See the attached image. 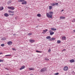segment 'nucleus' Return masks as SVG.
<instances>
[{
    "label": "nucleus",
    "instance_id": "nucleus-40",
    "mask_svg": "<svg viewBox=\"0 0 75 75\" xmlns=\"http://www.w3.org/2000/svg\"><path fill=\"white\" fill-rule=\"evenodd\" d=\"M5 69H7V70H8V69H7L6 68H5Z\"/></svg>",
    "mask_w": 75,
    "mask_h": 75
},
{
    "label": "nucleus",
    "instance_id": "nucleus-12",
    "mask_svg": "<svg viewBox=\"0 0 75 75\" xmlns=\"http://www.w3.org/2000/svg\"><path fill=\"white\" fill-rule=\"evenodd\" d=\"M62 40H66V37L65 36H64L62 38Z\"/></svg>",
    "mask_w": 75,
    "mask_h": 75
},
{
    "label": "nucleus",
    "instance_id": "nucleus-29",
    "mask_svg": "<svg viewBox=\"0 0 75 75\" xmlns=\"http://www.w3.org/2000/svg\"><path fill=\"white\" fill-rule=\"evenodd\" d=\"M12 49L13 50V51H16V49H15V48H12Z\"/></svg>",
    "mask_w": 75,
    "mask_h": 75
},
{
    "label": "nucleus",
    "instance_id": "nucleus-30",
    "mask_svg": "<svg viewBox=\"0 0 75 75\" xmlns=\"http://www.w3.org/2000/svg\"><path fill=\"white\" fill-rule=\"evenodd\" d=\"M3 62V60L2 59H0V62Z\"/></svg>",
    "mask_w": 75,
    "mask_h": 75
},
{
    "label": "nucleus",
    "instance_id": "nucleus-14",
    "mask_svg": "<svg viewBox=\"0 0 75 75\" xmlns=\"http://www.w3.org/2000/svg\"><path fill=\"white\" fill-rule=\"evenodd\" d=\"M8 12L11 13H14V11H12L10 10L8 11Z\"/></svg>",
    "mask_w": 75,
    "mask_h": 75
},
{
    "label": "nucleus",
    "instance_id": "nucleus-4",
    "mask_svg": "<svg viewBox=\"0 0 75 75\" xmlns=\"http://www.w3.org/2000/svg\"><path fill=\"white\" fill-rule=\"evenodd\" d=\"M68 69V67L67 66H65L64 68V71H67Z\"/></svg>",
    "mask_w": 75,
    "mask_h": 75
},
{
    "label": "nucleus",
    "instance_id": "nucleus-8",
    "mask_svg": "<svg viewBox=\"0 0 75 75\" xmlns=\"http://www.w3.org/2000/svg\"><path fill=\"white\" fill-rule=\"evenodd\" d=\"M29 41L30 42L32 43L33 42H35V40L32 39L30 40Z\"/></svg>",
    "mask_w": 75,
    "mask_h": 75
},
{
    "label": "nucleus",
    "instance_id": "nucleus-44",
    "mask_svg": "<svg viewBox=\"0 0 75 75\" xmlns=\"http://www.w3.org/2000/svg\"><path fill=\"white\" fill-rule=\"evenodd\" d=\"M1 64H0V66H1Z\"/></svg>",
    "mask_w": 75,
    "mask_h": 75
},
{
    "label": "nucleus",
    "instance_id": "nucleus-9",
    "mask_svg": "<svg viewBox=\"0 0 75 75\" xmlns=\"http://www.w3.org/2000/svg\"><path fill=\"white\" fill-rule=\"evenodd\" d=\"M25 68V66H23L21 67L20 69V70H22V69H24Z\"/></svg>",
    "mask_w": 75,
    "mask_h": 75
},
{
    "label": "nucleus",
    "instance_id": "nucleus-5",
    "mask_svg": "<svg viewBox=\"0 0 75 75\" xmlns=\"http://www.w3.org/2000/svg\"><path fill=\"white\" fill-rule=\"evenodd\" d=\"M46 70L47 69H46L43 68L40 70V72H44L45 71H46Z\"/></svg>",
    "mask_w": 75,
    "mask_h": 75
},
{
    "label": "nucleus",
    "instance_id": "nucleus-35",
    "mask_svg": "<svg viewBox=\"0 0 75 75\" xmlns=\"http://www.w3.org/2000/svg\"><path fill=\"white\" fill-rule=\"evenodd\" d=\"M10 15H11V16H14V13H13V14H10Z\"/></svg>",
    "mask_w": 75,
    "mask_h": 75
},
{
    "label": "nucleus",
    "instance_id": "nucleus-2",
    "mask_svg": "<svg viewBox=\"0 0 75 75\" xmlns=\"http://www.w3.org/2000/svg\"><path fill=\"white\" fill-rule=\"evenodd\" d=\"M18 2H23L22 3V4H26L27 2L25 1L24 0H18Z\"/></svg>",
    "mask_w": 75,
    "mask_h": 75
},
{
    "label": "nucleus",
    "instance_id": "nucleus-6",
    "mask_svg": "<svg viewBox=\"0 0 75 75\" xmlns=\"http://www.w3.org/2000/svg\"><path fill=\"white\" fill-rule=\"evenodd\" d=\"M12 42L11 41L8 42H7L8 44V45H11L12 44Z\"/></svg>",
    "mask_w": 75,
    "mask_h": 75
},
{
    "label": "nucleus",
    "instance_id": "nucleus-43",
    "mask_svg": "<svg viewBox=\"0 0 75 75\" xmlns=\"http://www.w3.org/2000/svg\"><path fill=\"white\" fill-rule=\"evenodd\" d=\"M51 4V5H52V4Z\"/></svg>",
    "mask_w": 75,
    "mask_h": 75
},
{
    "label": "nucleus",
    "instance_id": "nucleus-33",
    "mask_svg": "<svg viewBox=\"0 0 75 75\" xmlns=\"http://www.w3.org/2000/svg\"><path fill=\"white\" fill-rule=\"evenodd\" d=\"M10 3H11V1H8V4H10Z\"/></svg>",
    "mask_w": 75,
    "mask_h": 75
},
{
    "label": "nucleus",
    "instance_id": "nucleus-38",
    "mask_svg": "<svg viewBox=\"0 0 75 75\" xmlns=\"http://www.w3.org/2000/svg\"><path fill=\"white\" fill-rule=\"evenodd\" d=\"M58 4V3H56V4H56V5H57V4Z\"/></svg>",
    "mask_w": 75,
    "mask_h": 75
},
{
    "label": "nucleus",
    "instance_id": "nucleus-23",
    "mask_svg": "<svg viewBox=\"0 0 75 75\" xmlns=\"http://www.w3.org/2000/svg\"><path fill=\"white\" fill-rule=\"evenodd\" d=\"M57 43L58 44H59V43H61V41L59 40L57 41Z\"/></svg>",
    "mask_w": 75,
    "mask_h": 75
},
{
    "label": "nucleus",
    "instance_id": "nucleus-24",
    "mask_svg": "<svg viewBox=\"0 0 75 75\" xmlns=\"http://www.w3.org/2000/svg\"><path fill=\"white\" fill-rule=\"evenodd\" d=\"M36 52H37L38 53H41V52H40V51H38V50H36Z\"/></svg>",
    "mask_w": 75,
    "mask_h": 75
},
{
    "label": "nucleus",
    "instance_id": "nucleus-41",
    "mask_svg": "<svg viewBox=\"0 0 75 75\" xmlns=\"http://www.w3.org/2000/svg\"><path fill=\"white\" fill-rule=\"evenodd\" d=\"M64 11V10L62 9V11Z\"/></svg>",
    "mask_w": 75,
    "mask_h": 75
},
{
    "label": "nucleus",
    "instance_id": "nucleus-18",
    "mask_svg": "<svg viewBox=\"0 0 75 75\" xmlns=\"http://www.w3.org/2000/svg\"><path fill=\"white\" fill-rule=\"evenodd\" d=\"M3 9H4V8H3V6L0 7V10H3Z\"/></svg>",
    "mask_w": 75,
    "mask_h": 75
},
{
    "label": "nucleus",
    "instance_id": "nucleus-11",
    "mask_svg": "<svg viewBox=\"0 0 75 75\" xmlns=\"http://www.w3.org/2000/svg\"><path fill=\"white\" fill-rule=\"evenodd\" d=\"M4 16L5 17H8V16H9V15H8V13H5L4 14Z\"/></svg>",
    "mask_w": 75,
    "mask_h": 75
},
{
    "label": "nucleus",
    "instance_id": "nucleus-3",
    "mask_svg": "<svg viewBox=\"0 0 75 75\" xmlns=\"http://www.w3.org/2000/svg\"><path fill=\"white\" fill-rule=\"evenodd\" d=\"M8 9L12 10H14L15 9V8L13 6H8Z\"/></svg>",
    "mask_w": 75,
    "mask_h": 75
},
{
    "label": "nucleus",
    "instance_id": "nucleus-27",
    "mask_svg": "<svg viewBox=\"0 0 75 75\" xmlns=\"http://www.w3.org/2000/svg\"><path fill=\"white\" fill-rule=\"evenodd\" d=\"M28 35L29 36H30V35H32V33H29L28 34Z\"/></svg>",
    "mask_w": 75,
    "mask_h": 75
},
{
    "label": "nucleus",
    "instance_id": "nucleus-25",
    "mask_svg": "<svg viewBox=\"0 0 75 75\" xmlns=\"http://www.w3.org/2000/svg\"><path fill=\"white\" fill-rule=\"evenodd\" d=\"M43 32H44V33H46V32H47V31H48V30L46 29L45 30H43Z\"/></svg>",
    "mask_w": 75,
    "mask_h": 75
},
{
    "label": "nucleus",
    "instance_id": "nucleus-32",
    "mask_svg": "<svg viewBox=\"0 0 75 75\" xmlns=\"http://www.w3.org/2000/svg\"><path fill=\"white\" fill-rule=\"evenodd\" d=\"M54 74H55V75H59V73H56Z\"/></svg>",
    "mask_w": 75,
    "mask_h": 75
},
{
    "label": "nucleus",
    "instance_id": "nucleus-16",
    "mask_svg": "<svg viewBox=\"0 0 75 75\" xmlns=\"http://www.w3.org/2000/svg\"><path fill=\"white\" fill-rule=\"evenodd\" d=\"M51 30H53V31H56V30H57V29L54 28H51Z\"/></svg>",
    "mask_w": 75,
    "mask_h": 75
},
{
    "label": "nucleus",
    "instance_id": "nucleus-19",
    "mask_svg": "<svg viewBox=\"0 0 75 75\" xmlns=\"http://www.w3.org/2000/svg\"><path fill=\"white\" fill-rule=\"evenodd\" d=\"M49 10H51L52 8V6H50L49 7Z\"/></svg>",
    "mask_w": 75,
    "mask_h": 75
},
{
    "label": "nucleus",
    "instance_id": "nucleus-31",
    "mask_svg": "<svg viewBox=\"0 0 75 75\" xmlns=\"http://www.w3.org/2000/svg\"><path fill=\"white\" fill-rule=\"evenodd\" d=\"M7 56H11V55H10V54L6 55L5 56V57H7Z\"/></svg>",
    "mask_w": 75,
    "mask_h": 75
},
{
    "label": "nucleus",
    "instance_id": "nucleus-17",
    "mask_svg": "<svg viewBox=\"0 0 75 75\" xmlns=\"http://www.w3.org/2000/svg\"><path fill=\"white\" fill-rule=\"evenodd\" d=\"M46 38L47 40H50L51 39V36H48L46 37Z\"/></svg>",
    "mask_w": 75,
    "mask_h": 75
},
{
    "label": "nucleus",
    "instance_id": "nucleus-37",
    "mask_svg": "<svg viewBox=\"0 0 75 75\" xmlns=\"http://www.w3.org/2000/svg\"><path fill=\"white\" fill-rule=\"evenodd\" d=\"M66 51V50L65 49H64L62 50V51Z\"/></svg>",
    "mask_w": 75,
    "mask_h": 75
},
{
    "label": "nucleus",
    "instance_id": "nucleus-1",
    "mask_svg": "<svg viewBox=\"0 0 75 75\" xmlns=\"http://www.w3.org/2000/svg\"><path fill=\"white\" fill-rule=\"evenodd\" d=\"M54 14L53 12H50L48 13H47L46 14V16L48 18H52V15Z\"/></svg>",
    "mask_w": 75,
    "mask_h": 75
},
{
    "label": "nucleus",
    "instance_id": "nucleus-26",
    "mask_svg": "<svg viewBox=\"0 0 75 75\" xmlns=\"http://www.w3.org/2000/svg\"><path fill=\"white\" fill-rule=\"evenodd\" d=\"M72 23H74V22H75V19H73V20L72 21Z\"/></svg>",
    "mask_w": 75,
    "mask_h": 75
},
{
    "label": "nucleus",
    "instance_id": "nucleus-34",
    "mask_svg": "<svg viewBox=\"0 0 75 75\" xmlns=\"http://www.w3.org/2000/svg\"><path fill=\"white\" fill-rule=\"evenodd\" d=\"M55 4L54 3H52V6H55Z\"/></svg>",
    "mask_w": 75,
    "mask_h": 75
},
{
    "label": "nucleus",
    "instance_id": "nucleus-22",
    "mask_svg": "<svg viewBox=\"0 0 75 75\" xmlns=\"http://www.w3.org/2000/svg\"><path fill=\"white\" fill-rule=\"evenodd\" d=\"M45 61H49V60H50L49 59H48V58H45Z\"/></svg>",
    "mask_w": 75,
    "mask_h": 75
},
{
    "label": "nucleus",
    "instance_id": "nucleus-7",
    "mask_svg": "<svg viewBox=\"0 0 75 75\" xmlns=\"http://www.w3.org/2000/svg\"><path fill=\"white\" fill-rule=\"evenodd\" d=\"M49 32L50 33V35H53V34H54V32H52V31L51 30H50Z\"/></svg>",
    "mask_w": 75,
    "mask_h": 75
},
{
    "label": "nucleus",
    "instance_id": "nucleus-42",
    "mask_svg": "<svg viewBox=\"0 0 75 75\" xmlns=\"http://www.w3.org/2000/svg\"><path fill=\"white\" fill-rule=\"evenodd\" d=\"M74 32L75 33V30H73Z\"/></svg>",
    "mask_w": 75,
    "mask_h": 75
},
{
    "label": "nucleus",
    "instance_id": "nucleus-39",
    "mask_svg": "<svg viewBox=\"0 0 75 75\" xmlns=\"http://www.w3.org/2000/svg\"><path fill=\"white\" fill-rule=\"evenodd\" d=\"M1 54H3L2 53H0V55H1Z\"/></svg>",
    "mask_w": 75,
    "mask_h": 75
},
{
    "label": "nucleus",
    "instance_id": "nucleus-10",
    "mask_svg": "<svg viewBox=\"0 0 75 75\" xmlns=\"http://www.w3.org/2000/svg\"><path fill=\"white\" fill-rule=\"evenodd\" d=\"M55 40V38H52L50 40V41H54Z\"/></svg>",
    "mask_w": 75,
    "mask_h": 75
},
{
    "label": "nucleus",
    "instance_id": "nucleus-13",
    "mask_svg": "<svg viewBox=\"0 0 75 75\" xmlns=\"http://www.w3.org/2000/svg\"><path fill=\"white\" fill-rule=\"evenodd\" d=\"M65 17H64L63 16H60V20H61V19H65Z\"/></svg>",
    "mask_w": 75,
    "mask_h": 75
},
{
    "label": "nucleus",
    "instance_id": "nucleus-20",
    "mask_svg": "<svg viewBox=\"0 0 75 75\" xmlns=\"http://www.w3.org/2000/svg\"><path fill=\"white\" fill-rule=\"evenodd\" d=\"M41 14H40V13H38L37 15V16L38 17H41Z\"/></svg>",
    "mask_w": 75,
    "mask_h": 75
},
{
    "label": "nucleus",
    "instance_id": "nucleus-28",
    "mask_svg": "<svg viewBox=\"0 0 75 75\" xmlns=\"http://www.w3.org/2000/svg\"><path fill=\"white\" fill-rule=\"evenodd\" d=\"M1 47H4V44H2L1 45Z\"/></svg>",
    "mask_w": 75,
    "mask_h": 75
},
{
    "label": "nucleus",
    "instance_id": "nucleus-15",
    "mask_svg": "<svg viewBox=\"0 0 75 75\" xmlns=\"http://www.w3.org/2000/svg\"><path fill=\"white\" fill-rule=\"evenodd\" d=\"M69 61L71 63L74 62H75V61L73 59L70 60Z\"/></svg>",
    "mask_w": 75,
    "mask_h": 75
},
{
    "label": "nucleus",
    "instance_id": "nucleus-36",
    "mask_svg": "<svg viewBox=\"0 0 75 75\" xmlns=\"http://www.w3.org/2000/svg\"><path fill=\"white\" fill-rule=\"evenodd\" d=\"M50 51H51V49H49V50H48V52H50Z\"/></svg>",
    "mask_w": 75,
    "mask_h": 75
},
{
    "label": "nucleus",
    "instance_id": "nucleus-21",
    "mask_svg": "<svg viewBox=\"0 0 75 75\" xmlns=\"http://www.w3.org/2000/svg\"><path fill=\"white\" fill-rule=\"evenodd\" d=\"M29 70H30V71H32L33 70H34V69L33 68H29Z\"/></svg>",
    "mask_w": 75,
    "mask_h": 75
}]
</instances>
